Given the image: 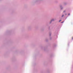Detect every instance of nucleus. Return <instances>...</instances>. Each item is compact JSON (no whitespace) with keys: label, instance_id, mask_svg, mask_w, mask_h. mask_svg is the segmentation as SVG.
I'll return each instance as SVG.
<instances>
[{"label":"nucleus","instance_id":"1","mask_svg":"<svg viewBox=\"0 0 73 73\" xmlns=\"http://www.w3.org/2000/svg\"><path fill=\"white\" fill-rule=\"evenodd\" d=\"M60 21H61V20H60L59 21V22H60Z\"/></svg>","mask_w":73,"mask_h":73},{"label":"nucleus","instance_id":"2","mask_svg":"<svg viewBox=\"0 0 73 73\" xmlns=\"http://www.w3.org/2000/svg\"><path fill=\"white\" fill-rule=\"evenodd\" d=\"M64 15H62V17H64Z\"/></svg>","mask_w":73,"mask_h":73},{"label":"nucleus","instance_id":"3","mask_svg":"<svg viewBox=\"0 0 73 73\" xmlns=\"http://www.w3.org/2000/svg\"><path fill=\"white\" fill-rule=\"evenodd\" d=\"M54 20L52 19L51 20V21H53Z\"/></svg>","mask_w":73,"mask_h":73},{"label":"nucleus","instance_id":"4","mask_svg":"<svg viewBox=\"0 0 73 73\" xmlns=\"http://www.w3.org/2000/svg\"><path fill=\"white\" fill-rule=\"evenodd\" d=\"M64 23V21H63V22H61V23Z\"/></svg>","mask_w":73,"mask_h":73},{"label":"nucleus","instance_id":"5","mask_svg":"<svg viewBox=\"0 0 73 73\" xmlns=\"http://www.w3.org/2000/svg\"><path fill=\"white\" fill-rule=\"evenodd\" d=\"M64 12H65V11H64Z\"/></svg>","mask_w":73,"mask_h":73},{"label":"nucleus","instance_id":"6","mask_svg":"<svg viewBox=\"0 0 73 73\" xmlns=\"http://www.w3.org/2000/svg\"><path fill=\"white\" fill-rule=\"evenodd\" d=\"M70 15V14H68V15Z\"/></svg>","mask_w":73,"mask_h":73}]
</instances>
